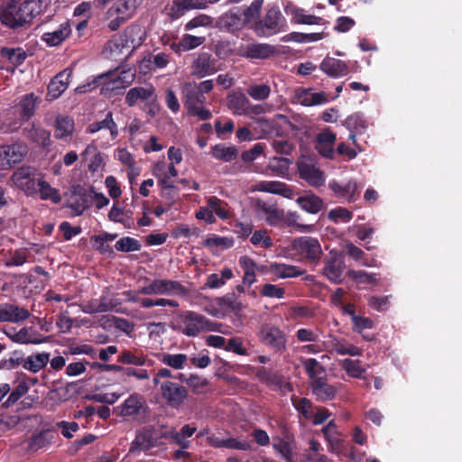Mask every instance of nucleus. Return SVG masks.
Returning <instances> with one entry per match:
<instances>
[{
    "instance_id": "nucleus-1",
    "label": "nucleus",
    "mask_w": 462,
    "mask_h": 462,
    "mask_svg": "<svg viewBox=\"0 0 462 462\" xmlns=\"http://www.w3.org/2000/svg\"><path fill=\"white\" fill-rule=\"evenodd\" d=\"M51 0H4L0 5V21L11 29H18L32 23L42 14Z\"/></svg>"
},
{
    "instance_id": "nucleus-2",
    "label": "nucleus",
    "mask_w": 462,
    "mask_h": 462,
    "mask_svg": "<svg viewBox=\"0 0 462 462\" xmlns=\"http://www.w3.org/2000/svg\"><path fill=\"white\" fill-rule=\"evenodd\" d=\"M220 326L195 311L181 310L177 313L174 328L187 337H194L201 332L218 331Z\"/></svg>"
},
{
    "instance_id": "nucleus-3",
    "label": "nucleus",
    "mask_w": 462,
    "mask_h": 462,
    "mask_svg": "<svg viewBox=\"0 0 462 462\" xmlns=\"http://www.w3.org/2000/svg\"><path fill=\"white\" fill-rule=\"evenodd\" d=\"M250 28L258 37L268 38L286 32L288 23L277 5L268 6L263 15L255 21Z\"/></svg>"
},
{
    "instance_id": "nucleus-4",
    "label": "nucleus",
    "mask_w": 462,
    "mask_h": 462,
    "mask_svg": "<svg viewBox=\"0 0 462 462\" xmlns=\"http://www.w3.org/2000/svg\"><path fill=\"white\" fill-rule=\"evenodd\" d=\"M125 102L130 107L142 106L149 116H156L162 110L155 88L151 84L131 88L126 92Z\"/></svg>"
},
{
    "instance_id": "nucleus-5",
    "label": "nucleus",
    "mask_w": 462,
    "mask_h": 462,
    "mask_svg": "<svg viewBox=\"0 0 462 462\" xmlns=\"http://www.w3.org/2000/svg\"><path fill=\"white\" fill-rule=\"evenodd\" d=\"M116 410L119 416L131 418L139 423H145L151 412L144 396L138 393L130 394Z\"/></svg>"
},
{
    "instance_id": "nucleus-6",
    "label": "nucleus",
    "mask_w": 462,
    "mask_h": 462,
    "mask_svg": "<svg viewBox=\"0 0 462 462\" xmlns=\"http://www.w3.org/2000/svg\"><path fill=\"white\" fill-rule=\"evenodd\" d=\"M139 292L143 295H167V296H183L189 294V289L183 286L178 281L155 279L147 285L139 288Z\"/></svg>"
},
{
    "instance_id": "nucleus-7",
    "label": "nucleus",
    "mask_w": 462,
    "mask_h": 462,
    "mask_svg": "<svg viewBox=\"0 0 462 462\" xmlns=\"http://www.w3.org/2000/svg\"><path fill=\"white\" fill-rule=\"evenodd\" d=\"M112 76H114L112 71L97 76L93 80V88L102 86V93L105 91H114L119 88H125L134 82L136 76V70L135 69L129 68L127 69L121 70L119 75L116 78H112Z\"/></svg>"
},
{
    "instance_id": "nucleus-8",
    "label": "nucleus",
    "mask_w": 462,
    "mask_h": 462,
    "mask_svg": "<svg viewBox=\"0 0 462 462\" xmlns=\"http://www.w3.org/2000/svg\"><path fill=\"white\" fill-rule=\"evenodd\" d=\"M161 399L171 408L179 409L188 399V388L176 381H163L158 386Z\"/></svg>"
},
{
    "instance_id": "nucleus-9",
    "label": "nucleus",
    "mask_w": 462,
    "mask_h": 462,
    "mask_svg": "<svg viewBox=\"0 0 462 462\" xmlns=\"http://www.w3.org/2000/svg\"><path fill=\"white\" fill-rule=\"evenodd\" d=\"M297 169L300 178L310 186L319 188L325 184V174L313 158L302 155L297 162Z\"/></svg>"
},
{
    "instance_id": "nucleus-10",
    "label": "nucleus",
    "mask_w": 462,
    "mask_h": 462,
    "mask_svg": "<svg viewBox=\"0 0 462 462\" xmlns=\"http://www.w3.org/2000/svg\"><path fill=\"white\" fill-rule=\"evenodd\" d=\"M182 96L189 116H211L210 111L204 108L206 97L198 90L195 82L185 83Z\"/></svg>"
},
{
    "instance_id": "nucleus-11",
    "label": "nucleus",
    "mask_w": 462,
    "mask_h": 462,
    "mask_svg": "<svg viewBox=\"0 0 462 462\" xmlns=\"http://www.w3.org/2000/svg\"><path fill=\"white\" fill-rule=\"evenodd\" d=\"M292 249L310 263L318 262L322 255V248L317 238L300 236L292 241Z\"/></svg>"
},
{
    "instance_id": "nucleus-12",
    "label": "nucleus",
    "mask_w": 462,
    "mask_h": 462,
    "mask_svg": "<svg viewBox=\"0 0 462 462\" xmlns=\"http://www.w3.org/2000/svg\"><path fill=\"white\" fill-rule=\"evenodd\" d=\"M259 339L263 346L275 353H282L287 348L286 334L275 326L263 327L259 332Z\"/></svg>"
},
{
    "instance_id": "nucleus-13",
    "label": "nucleus",
    "mask_w": 462,
    "mask_h": 462,
    "mask_svg": "<svg viewBox=\"0 0 462 462\" xmlns=\"http://www.w3.org/2000/svg\"><path fill=\"white\" fill-rule=\"evenodd\" d=\"M140 31V28L136 25L127 26L121 34L115 35L107 42V47L112 51H121L124 48L135 49L142 43L141 37L138 40L135 38Z\"/></svg>"
},
{
    "instance_id": "nucleus-14",
    "label": "nucleus",
    "mask_w": 462,
    "mask_h": 462,
    "mask_svg": "<svg viewBox=\"0 0 462 462\" xmlns=\"http://www.w3.org/2000/svg\"><path fill=\"white\" fill-rule=\"evenodd\" d=\"M37 170L31 166H22L12 175L11 180L14 185L24 191L27 195L37 192L35 176Z\"/></svg>"
},
{
    "instance_id": "nucleus-15",
    "label": "nucleus",
    "mask_w": 462,
    "mask_h": 462,
    "mask_svg": "<svg viewBox=\"0 0 462 462\" xmlns=\"http://www.w3.org/2000/svg\"><path fill=\"white\" fill-rule=\"evenodd\" d=\"M276 53V48L269 43L250 42L241 45L239 56L250 60H266Z\"/></svg>"
},
{
    "instance_id": "nucleus-16",
    "label": "nucleus",
    "mask_w": 462,
    "mask_h": 462,
    "mask_svg": "<svg viewBox=\"0 0 462 462\" xmlns=\"http://www.w3.org/2000/svg\"><path fill=\"white\" fill-rule=\"evenodd\" d=\"M346 269L344 258L341 254L330 253V255L324 259L322 273L332 282L339 284L342 282L343 273Z\"/></svg>"
},
{
    "instance_id": "nucleus-17",
    "label": "nucleus",
    "mask_w": 462,
    "mask_h": 462,
    "mask_svg": "<svg viewBox=\"0 0 462 462\" xmlns=\"http://www.w3.org/2000/svg\"><path fill=\"white\" fill-rule=\"evenodd\" d=\"M328 188L337 198L346 199L348 202H355L360 197L357 182L352 179L346 182L332 180L328 183Z\"/></svg>"
},
{
    "instance_id": "nucleus-18",
    "label": "nucleus",
    "mask_w": 462,
    "mask_h": 462,
    "mask_svg": "<svg viewBox=\"0 0 462 462\" xmlns=\"http://www.w3.org/2000/svg\"><path fill=\"white\" fill-rule=\"evenodd\" d=\"M217 26L228 32H236L246 26L240 7H235L221 14L217 20Z\"/></svg>"
},
{
    "instance_id": "nucleus-19",
    "label": "nucleus",
    "mask_w": 462,
    "mask_h": 462,
    "mask_svg": "<svg viewBox=\"0 0 462 462\" xmlns=\"http://www.w3.org/2000/svg\"><path fill=\"white\" fill-rule=\"evenodd\" d=\"M152 428H143L132 441L129 453L135 454L140 451H147L157 446V439L154 438Z\"/></svg>"
},
{
    "instance_id": "nucleus-20",
    "label": "nucleus",
    "mask_w": 462,
    "mask_h": 462,
    "mask_svg": "<svg viewBox=\"0 0 462 462\" xmlns=\"http://www.w3.org/2000/svg\"><path fill=\"white\" fill-rule=\"evenodd\" d=\"M27 152L26 146L23 144H11L0 146V161L5 162L10 167L21 162Z\"/></svg>"
},
{
    "instance_id": "nucleus-21",
    "label": "nucleus",
    "mask_w": 462,
    "mask_h": 462,
    "mask_svg": "<svg viewBox=\"0 0 462 462\" xmlns=\"http://www.w3.org/2000/svg\"><path fill=\"white\" fill-rule=\"evenodd\" d=\"M310 387L316 400L322 402L333 400L337 393V387L329 384L327 377L319 378Z\"/></svg>"
},
{
    "instance_id": "nucleus-22",
    "label": "nucleus",
    "mask_w": 462,
    "mask_h": 462,
    "mask_svg": "<svg viewBox=\"0 0 462 462\" xmlns=\"http://www.w3.org/2000/svg\"><path fill=\"white\" fill-rule=\"evenodd\" d=\"M55 429H46L32 435L28 442V449L36 452L42 448H49L55 440Z\"/></svg>"
},
{
    "instance_id": "nucleus-23",
    "label": "nucleus",
    "mask_w": 462,
    "mask_h": 462,
    "mask_svg": "<svg viewBox=\"0 0 462 462\" xmlns=\"http://www.w3.org/2000/svg\"><path fill=\"white\" fill-rule=\"evenodd\" d=\"M90 194L88 191L78 185L71 190L70 196V208L73 210L76 216H80L83 212L89 208Z\"/></svg>"
},
{
    "instance_id": "nucleus-24",
    "label": "nucleus",
    "mask_w": 462,
    "mask_h": 462,
    "mask_svg": "<svg viewBox=\"0 0 462 462\" xmlns=\"http://www.w3.org/2000/svg\"><path fill=\"white\" fill-rule=\"evenodd\" d=\"M71 71L65 69L58 73L49 83L47 98L53 100L58 98L68 88Z\"/></svg>"
},
{
    "instance_id": "nucleus-25",
    "label": "nucleus",
    "mask_w": 462,
    "mask_h": 462,
    "mask_svg": "<svg viewBox=\"0 0 462 462\" xmlns=\"http://www.w3.org/2000/svg\"><path fill=\"white\" fill-rule=\"evenodd\" d=\"M284 11L288 15H291V21L298 24H320L322 21L321 17L305 14L302 8L296 6L291 2L285 5Z\"/></svg>"
},
{
    "instance_id": "nucleus-26",
    "label": "nucleus",
    "mask_w": 462,
    "mask_h": 462,
    "mask_svg": "<svg viewBox=\"0 0 462 462\" xmlns=\"http://www.w3.org/2000/svg\"><path fill=\"white\" fill-rule=\"evenodd\" d=\"M320 69L332 78H340L349 72L348 65L341 60L326 57L319 65Z\"/></svg>"
},
{
    "instance_id": "nucleus-27",
    "label": "nucleus",
    "mask_w": 462,
    "mask_h": 462,
    "mask_svg": "<svg viewBox=\"0 0 462 462\" xmlns=\"http://www.w3.org/2000/svg\"><path fill=\"white\" fill-rule=\"evenodd\" d=\"M71 33L69 23L64 22L59 25L57 29L52 32H44L41 39L48 46L54 47L61 44Z\"/></svg>"
},
{
    "instance_id": "nucleus-28",
    "label": "nucleus",
    "mask_w": 462,
    "mask_h": 462,
    "mask_svg": "<svg viewBox=\"0 0 462 462\" xmlns=\"http://www.w3.org/2000/svg\"><path fill=\"white\" fill-rule=\"evenodd\" d=\"M143 0H116L107 11L108 16L122 14L130 19Z\"/></svg>"
},
{
    "instance_id": "nucleus-29",
    "label": "nucleus",
    "mask_w": 462,
    "mask_h": 462,
    "mask_svg": "<svg viewBox=\"0 0 462 462\" xmlns=\"http://www.w3.org/2000/svg\"><path fill=\"white\" fill-rule=\"evenodd\" d=\"M9 338L13 342L22 345H39L46 341V337H44L39 332L32 329V328L26 327L21 328L19 331H17V334H14L12 337L9 335Z\"/></svg>"
},
{
    "instance_id": "nucleus-30",
    "label": "nucleus",
    "mask_w": 462,
    "mask_h": 462,
    "mask_svg": "<svg viewBox=\"0 0 462 462\" xmlns=\"http://www.w3.org/2000/svg\"><path fill=\"white\" fill-rule=\"evenodd\" d=\"M296 202L303 210L310 214H318L326 208L324 200L314 193L300 196Z\"/></svg>"
},
{
    "instance_id": "nucleus-31",
    "label": "nucleus",
    "mask_w": 462,
    "mask_h": 462,
    "mask_svg": "<svg viewBox=\"0 0 462 462\" xmlns=\"http://www.w3.org/2000/svg\"><path fill=\"white\" fill-rule=\"evenodd\" d=\"M216 303L223 314L234 313L237 315L244 308L242 302L237 300V296L234 292L226 293L222 297H217L216 299Z\"/></svg>"
},
{
    "instance_id": "nucleus-32",
    "label": "nucleus",
    "mask_w": 462,
    "mask_h": 462,
    "mask_svg": "<svg viewBox=\"0 0 462 462\" xmlns=\"http://www.w3.org/2000/svg\"><path fill=\"white\" fill-rule=\"evenodd\" d=\"M227 106L235 115L247 114L250 110V101L242 92H232L226 97Z\"/></svg>"
},
{
    "instance_id": "nucleus-33",
    "label": "nucleus",
    "mask_w": 462,
    "mask_h": 462,
    "mask_svg": "<svg viewBox=\"0 0 462 462\" xmlns=\"http://www.w3.org/2000/svg\"><path fill=\"white\" fill-rule=\"evenodd\" d=\"M29 317L27 309L15 304H5L2 321L16 323L26 320Z\"/></svg>"
},
{
    "instance_id": "nucleus-34",
    "label": "nucleus",
    "mask_w": 462,
    "mask_h": 462,
    "mask_svg": "<svg viewBox=\"0 0 462 462\" xmlns=\"http://www.w3.org/2000/svg\"><path fill=\"white\" fill-rule=\"evenodd\" d=\"M270 272L281 279L295 278L304 273V270L299 266L280 263H272Z\"/></svg>"
},
{
    "instance_id": "nucleus-35",
    "label": "nucleus",
    "mask_w": 462,
    "mask_h": 462,
    "mask_svg": "<svg viewBox=\"0 0 462 462\" xmlns=\"http://www.w3.org/2000/svg\"><path fill=\"white\" fill-rule=\"evenodd\" d=\"M49 361V353H37L23 359V367L32 373H38L47 365Z\"/></svg>"
},
{
    "instance_id": "nucleus-36",
    "label": "nucleus",
    "mask_w": 462,
    "mask_h": 462,
    "mask_svg": "<svg viewBox=\"0 0 462 462\" xmlns=\"http://www.w3.org/2000/svg\"><path fill=\"white\" fill-rule=\"evenodd\" d=\"M299 104L305 106L321 105L327 102V97L323 92H311L310 89H302L296 95Z\"/></svg>"
},
{
    "instance_id": "nucleus-37",
    "label": "nucleus",
    "mask_w": 462,
    "mask_h": 462,
    "mask_svg": "<svg viewBox=\"0 0 462 462\" xmlns=\"http://www.w3.org/2000/svg\"><path fill=\"white\" fill-rule=\"evenodd\" d=\"M193 69L195 73L201 78L213 74L216 71L214 60L211 59V55L206 52L199 55L193 62Z\"/></svg>"
},
{
    "instance_id": "nucleus-38",
    "label": "nucleus",
    "mask_w": 462,
    "mask_h": 462,
    "mask_svg": "<svg viewBox=\"0 0 462 462\" xmlns=\"http://www.w3.org/2000/svg\"><path fill=\"white\" fill-rule=\"evenodd\" d=\"M0 56L6 59L14 67L21 66L28 57L27 51L21 47H1Z\"/></svg>"
},
{
    "instance_id": "nucleus-39",
    "label": "nucleus",
    "mask_w": 462,
    "mask_h": 462,
    "mask_svg": "<svg viewBox=\"0 0 462 462\" xmlns=\"http://www.w3.org/2000/svg\"><path fill=\"white\" fill-rule=\"evenodd\" d=\"M147 356L143 354L142 351L139 350H123L118 357L117 362L125 364V365H134L136 366H143L147 365Z\"/></svg>"
},
{
    "instance_id": "nucleus-40",
    "label": "nucleus",
    "mask_w": 462,
    "mask_h": 462,
    "mask_svg": "<svg viewBox=\"0 0 462 462\" xmlns=\"http://www.w3.org/2000/svg\"><path fill=\"white\" fill-rule=\"evenodd\" d=\"M211 155L219 161L229 162L238 156V150L235 146H226L224 143H217L211 148Z\"/></svg>"
},
{
    "instance_id": "nucleus-41",
    "label": "nucleus",
    "mask_w": 462,
    "mask_h": 462,
    "mask_svg": "<svg viewBox=\"0 0 462 462\" xmlns=\"http://www.w3.org/2000/svg\"><path fill=\"white\" fill-rule=\"evenodd\" d=\"M303 367L309 376L310 384L319 378H326L327 372L322 365L315 358H308L303 362Z\"/></svg>"
},
{
    "instance_id": "nucleus-42",
    "label": "nucleus",
    "mask_w": 462,
    "mask_h": 462,
    "mask_svg": "<svg viewBox=\"0 0 462 462\" xmlns=\"http://www.w3.org/2000/svg\"><path fill=\"white\" fill-rule=\"evenodd\" d=\"M23 132L26 133V136L28 138L32 139L34 143L43 147H47L51 143L50 132L43 128L36 127L34 124H32L30 129L24 127Z\"/></svg>"
},
{
    "instance_id": "nucleus-43",
    "label": "nucleus",
    "mask_w": 462,
    "mask_h": 462,
    "mask_svg": "<svg viewBox=\"0 0 462 462\" xmlns=\"http://www.w3.org/2000/svg\"><path fill=\"white\" fill-rule=\"evenodd\" d=\"M42 103V98L33 93L24 95L19 102L22 116H33L35 109Z\"/></svg>"
},
{
    "instance_id": "nucleus-44",
    "label": "nucleus",
    "mask_w": 462,
    "mask_h": 462,
    "mask_svg": "<svg viewBox=\"0 0 462 462\" xmlns=\"http://www.w3.org/2000/svg\"><path fill=\"white\" fill-rule=\"evenodd\" d=\"M291 403L295 410L306 420H310L313 413V404L310 400L305 397L292 395Z\"/></svg>"
},
{
    "instance_id": "nucleus-45",
    "label": "nucleus",
    "mask_w": 462,
    "mask_h": 462,
    "mask_svg": "<svg viewBox=\"0 0 462 462\" xmlns=\"http://www.w3.org/2000/svg\"><path fill=\"white\" fill-rule=\"evenodd\" d=\"M74 131L73 117H56L54 135L58 139L70 135Z\"/></svg>"
},
{
    "instance_id": "nucleus-46",
    "label": "nucleus",
    "mask_w": 462,
    "mask_h": 462,
    "mask_svg": "<svg viewBox=\"0 0 462 462\" xmlns=\"http://www.w3.org/2000/svg\"><path fill=\"white\" fill-rule=\"evenodd\" d=\"M334 351L337 355L350 356H360L363 354L362 349L354 346L353 344L347 343L345 339H335L332 343Z\"/></svg>"
},
{
    "instance_id": "nucleus-47",
    "label": "nucleus",
    "mask_w": 462,
    "mask_h": 462,
    "mask_svg": "<svg viewBox=\"0 0 462 462\" xmlns=\"http://www.w3.org/2000/svg\"><path fill=\"white\" fill-rule=\"evenodd\" d=\"M264 0H254L249 6L242 12L243 18L245 24H253L255 21L260 19L261 10L263 8Z\"/></svg>"
},
{
    "instance_id": "nucleus-48",
    "label": "nucleus",
    "mask_w": 462,
    "mask_h": 462,
    "mask_svg": "<svg viewBox=\"0 0 462 462\" xmlns=\"http://www.w3.org/2000/svg\"><path fill=\"white\" fill-rule=\"evenodd\" d=\"M40 197L42 199H50L51 202L58 204L61 201V197L59 190L52 188L46 180L41 179L38 180Z\"/></svg>"
},
{
    "instance_id": "nucleus-49",
    "label": "nucleus",
    "mask_w": 462,
    "mask_h": 462,
    "mask_svg": "<svg viewBox=\"0 0 462 462\" xmlns=\"http://www.w3.org/2000/svg\"><path fill=\"white\" fill-rule=\"evenodd\" d=\"M30 387L25 381L20 382L19 384L10 393L7 399L2 402L0 408L9 409L14 406L21 397L25 395Z\"/></svg>"
},
{
    "instance_id": "nucleus-50",
    "label": "nucleus",
    "mask_w": 462,
    "mask_h": 462,
    "mask_svg": "<svg viewBox=\"0 0 462 462\" xmlns=\"http://www.w3.org/2000/svg\"><path fill=\"white\" fill-rule=\"evenodd\" d=\"M273 448L286 462H292V448L288 440L282 438L273 439Z\"/></svg>"
},
{
    "instance_id": "nucleus-51",
    "label": "nucleus",
    "mask_w": 462,
    "mask_h": 462,
    "mask_svg": "<svg viewBox=\"0 0 462 462\" xmlns=\"http://www.w3.org/2000/svg\"><path fill=\"white\" fill-rule=\"evenodd\" d=\"M345 124L350 131L349 138L352 140H355L356 134H362L367 126L363 117H346Z\"/></svg>"
},
{
    "instance_id": "nucleus-52",
    "label": "nucleus",
    "mask_w": 462,
    "mask_h": 462,
    "mask_svg": "<svg viewBox=\"0 0 462 462\" xmlns=\"http://www.w3.org/2000/svg\"><path fill=\"white\" fill-rule=\"evenodd\" d=\"M101 129H108L113 139L117 136V125L113 121V117H105L104 120L92 123L88 126L89 133H97Z\"/></svg>"
},
{
    "instance_id": "nucleus-53",
    "label": "nucleus",
    "mask_w": 462,
    "mask_h": 462,
    "mask_svg": "<svg viewBox=\"0 0 462 462\" xmlns=\"http://www.w3.org/2000/svg\"><path fill=\"white\" fill-rule=\"evenodd\" d=\"M188 360L185 354H163L161 362L173 369H182Z\"/></svg>"
},
{
    "instance_id": "nucleus-54",
    "label": "nucleus",
    "mask_w": 462,
    "mask_h": 462,
    "mask_svg": "<svg viewBox=\"0 0 462 462\" xmlns=\"http://www.w3.org/2000/svg\"><path fill=\"white\" fill-rule=\"evenodd\" d=\"M346 373L353 378H362L365 370L361 366V361L346 358L342 362Z\"/></svg>"
},
{
    "instance_id": "nucleus-55",
    "label": "nucleus",
    "mask_w": 462,
    "mask_h": 462,
    "mask_svg": "<svg viewBox=\"0 0 462 462\" xmlns=\"http://www.w3.org/2000/svg\"><path fill=\"white\" fill-rule=\"evenodd\" d=\"M115 248L119 252L125 253L139 251L141 249V244L135 238L125 236L115 244Z\"/></svg>"
},
{
    "instance_id": "nucleus-56",
    "label": "nucleus",
    "mask_w": 462,
    "mask_h": 462,
    "mask_svg": "<svg viewBox=\"0 0 462 462\" xmlns=\"http://www.w3.org/2000/svg\"><path fill=\"white\" fill-rule=\"evenodd\" d=\"M286 291L275 284L265 283L260 289V295L265 298L283 299Z\"/></svg>"
},
{
    "instance_id": "nucleus-57",
    "label": "nucleus",
    "mask_w": 462,
    "mask_h": 462,
    "mask_svg": "<svg viewBox=\"0 0 462 462\" xmlns=\"http://www.w3.org/2000/svg\"><path fill=\"white\" fill-rule=\"evenodd\" d=\"M224 448L247 451L253 449V443L243 438H228L225 439Z\"/></svg>"
},
{
    "instance_id": "nucleus-58",
    "label": "nucleus",
    "mask_w": 462,
    "mask_h": 462,
    "mask_svg": "<svg viewBox=\"0 0 462 462\" xmlns=\"http://www.w3.org/2000/svg\"><path fill=\"white\" fill-rule=\"evenodd\" d=\"M271 93V88L266 84H255L247 88V94L254 100H264Z\"/></svg>"
},
{
    "instance_id": "nucleus-59",
    "label": "nucleus",
    "mask_w": 462,
    "mask_h": 462,
    "mask_svg": "<svg viewBox=\"0 0 462 462\" xmlns=\"http://www.w3.org/2000/svg\"><path fill=\"white\" fill-rule=\"evenodd\" d=\"M350 279L364 283L374 284L377 282L376 275L374 273H368L365 270H350L347 273Z\"/></svg>"
},
{
    "instance_id": "nucleus-60",
    "label": "nucleus",
    "mask_w": 462,
    "mask_h": 462,
    "mask_svg": "<svg viewBox=\"0 0 462 462\" xmlns=\"http://www.w3.org/2000/svg\"><path fill=\"white\" fill-rule=\"evenodd\" d=\"M204 245L208 247L215 246L228 249L234 245V239L212 235L204 241Z\"/></svg>"
},
{
    "instance_id": "nucleus-61",
    "label": "nucleus",
    "mask_w": 462,
    "mask_h": 462,
    "mask_svg": "<svg viewBox=\"0 0 462 462\" xmlns=\"http://www.w3.org/2000/svg\"><path fill=\"white\" fill-rule=\"evenodd\" d=\"M181 39H182L181 46L183 47V49H185V51L194 50V49L198 48L199 46L204 44V42H206L205 36H196V35H191L189 33L183 34Z\"/></svg>"
},
{
    "instance_id": "nucleus-62",
    "label": "nucleus",
    "mask_w": 462,
    "mask_h": 462,
    "mask_svg": "<svg viewBox=\"0 0 462 462\" xmlns=\"http://www.w3.org/2000/svg\"><path fill=\"white\" fill-rule=\"evenodd\" d=\"M259 379L268 385L281 386L282 377L262 367L257 374Z\"/></svg>"
},
{
    "instance_id": "nucleus-63",
    "label": "nucleus",
    "mask_w": 462,
    "mask_h": 462,
    "mask_svg": "<svg viewBox=\"0 0 462 462\" xmlns=\"http://www.w3.org/2000/svg\"><path fill=\"white\" fill-rule=\"evenodd\" d=\"M199 228H189L187 225L180 224L175 226L171 233V236L173 238H180V237H186L189 238L190 236H199Z\"/></svg>"
},
{
    "instance_id": "nucleus-64",
    "label": "nucleus",
    "mask_w": 462,
    "mask_h": 462,
    "mask_svg": "<svg viewBox=\"0 0 462 462\" xmlns=\"http://www.w3.org/2000/svg\"><path fill=\"white\" fill-rule=\"evenodd\" d=\"M352 213L348 209L342 207H337L331 209L328 215V219L336 223H337L339 220L343 222H348L352 219Z\"/></svg>"
}]
</instances>
